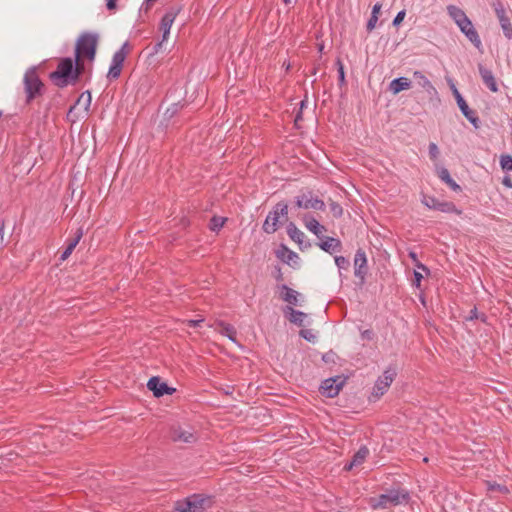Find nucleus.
I'll return each mask as SVG.
<instances>
[{
    "label": "nucleus",
    "instance_id": "11",
    "mask_svg": "<svg viewBox=\"0 0 512 512\" xmlns=\"http://www.w3.org/2000/svg\"><path fill=\"white\" fill-rule=\"evenodd\" d=\"M423 204L430 209L438 210L445 213H457L460 214V211L457 210L456 206L452 202H441L434 197H425L423 200Z\"/></svg>",
    "mask_w": 512,
    "mask_h": 512
},
{
    "label": "nucleus",
    "instance_id": "31",
    "mask_svg": "<svg viewBox=\"0 0 512 512\" xmlns=\"http://www.w3.org/2000/svg\"><path fill=\"white\" fill-rule=\"evenodd\" d=\"M80 238H81V234H78L74 239L71 240V242L68 244V246L66 247V249L62 253L61 260H66L71 255V253L73 252L74 248L79 243Z\"/></svg>",
    "mask_w": 512,
    "mask_h": 512
},
{
    "label": "nucleus",
    "instance_id": "25",
    "mask_svg": "<svg viewBox=\"0 0 512 512\" xmlns=\"http://www.w3.org/2000/svg\"><path fill=\"white\" fill-rule=\"evenodd\" d=\"M439 178L444 181L453 191H460V186L451 178L449 171L446 168L438 170Z\"/></svg>",
    "mask_w": 512,
    "mask_h": 512
},
{
    "label": "nucleus",
    "instance_id": "47",
    "mask_svg": "<svg viewBox=\"0 0 512 512\" xmlns=\"http://www.w3.org/2000/svg\"><path fill=\"white\" fill-rule=\"evenodd\" d=\"M178 106L179 104H173L171 108H167L165 115L172 117L177 112Z\"/></svg>",
    "mask_w": 512,
    "mask_h": 512
},
{
    "label": "nucleus",
    "instance_id": "43",
    "mask_svg": "<svg viewBox=\"0 0 512 512\" xmlns=\"http://www.w3.org/2000/svg\"><path fill=\"white\" fill-rule=\"evenodd\" d=\"M423 279V275L421 274V272L419 271H414V280H413V284L416 286V287H420V284H421V280Z\"/></svg>",
    "mask_w": 512,
    "mask_h": 512
},
{
    "label": "nucleus",
    "instance_id": "26",
    "mask_svg": "<svg viewBox=\"0 0 512 512\" xmlns=\"http://www.w3.org/2000/svg\"><path fill=\"white\" fill-rule=\"evenodd\" d=\"M324 207L325 203L321 199L313 197L311 193L306 194V204L304 205V209L323 210Z\"/></svg>",
    "mask_w": 512,
    "mask_h": 512
},
{
    "label": "nucleus",
    "instance_id": "33",
    "mask_svg": "<svg viewBox=\"0 0 512 512\" xmlns=\"http://www.w3.org/2000/svg\"><path fill=\"white\" fill-rule=\"evenodd\" d=\"M225 221H226V218L214 216L210 220L209 228L212 231H218L221 227H223Z\"/></svg>",
    "mask_w": 512,
    "mask_h": 512
},
{
    "label": "nucleus",
    "instance_id": "54",
    "mask_svg": "<svg viewBox=\"0 0 512 512\" xmlns=\"http://www.w3.org/2000/svg\"><path fill=\"white\" fill-rule=\"evenodd\" d=\"M477 318H478V315H477L476 309L471 310L469 319H477Z\"/></svg>",
    "mask_w": 512,
    "mask_h": 512
},
{
    "label": "nucleus",
    "instance_id": "13",
    "mask_svg": "<svg viewBox=\"0 0 512 512\" xmlns=\"http://www.w3.org/2000/svg\"><path fill=\"white\" fill-rule=\"evenodd\" d=\"M343 383L344 381L340 377L326 379L321 385L322 394L330 398L335 397Z\"/></svg>",
    "mask_w": 512,
    "mask_h": 512
},
{
    "label": "nucleus",
    "instance_id": "2",
    "mask_svg": "<svg viewBox=\"0 0 512 512\" xmlns=\"http://www.w3.org/2000/svg\"><path fill=\"white\" fill-rule=\"evenodd\" d=\"M99 42V35L92 32L82 33L75 45V59L77 61H83L87 59L92 62L96 56V50Z\"/></svg>",
    "mask_w": 512,
    "mask_h": 512
},
{
    "label": "nucleus",
    "instance_id": "1",
    "mask_svg": "<svg viewBox=\"0 0 512 512\" xmlns=\"http://www.w3.org/2000/svg\"><path fill=\"white\" fill-rule=\"evenodd\" d=\"M84 70L83 61L75 59L74 63L71 58H64L58 63L57 69L51 73V79L56 86L63 88L69 84H75Z\"/></svg>",
    "mask_w": 512,
    "mask_h": 512
},
{
    "label": "nucleus",
    "instance_id": "59",
    "mask_svg": "<svg viewBox=\"0 0 512 512\" xmlns=\"http://www.w3.org/2000/svg\"><path fill=\"white\" fill-rule=\"evenodd\" d=\"M297 255L294 252H290L289 259H292V257H296Z\"/></svg>",
    "mask_w": 512,
    "mask_h": 512
},
{
    "label": "nucleus",
    "instance_id": "61",
    "mask_svg": "<svg viewBox=\"0 0 512 512\" xmlns=\"http://www.w3.org/2000/svg\"><path fill=\"white\" fill-rule=\"evenodd\" d=\"M3 116V112L0 110V118Z\"/></svg>",
    "mask_w": 512,
    "mask_h": 512
},
{
    "label": "nucleus",
    "instance_id": "14",
    "mask_svg": "<svg viewBox=\"0 0 512 512\" xmlns=\"http://www.w3.org/2000/svg\"><path fill=\"white\" fill-rule=\"evenodd\" d=\"M91 105V94L89 91L83 92L77 99L76 103L69 109L68 116H72L76 110L87 114Z\"/></svg>",
    "mask_w": 512,
    "mask_h": 512
},
{
    "label": "nucleus",
    "instance_id": "51",
    "mask_svg": "<svg viewBox=\"0 0 512 512\" xmlns=\"http://www.w3.org/2000/svg\"><path fill=\"white\" fill-rule=\"evenodd\" d=\"M204 321L203 318L201 319H197V320H188L187 323L190 327H196V326H199L200 323H202Z\"/></svg>",
    "mask_w": 512,
    "mask_h": 512
},
{
    "label": "nucleus",
    "instance_id": "53",
    "mask_svg": "<svg viewBox=\"0 0 512 512\" xmlns=\"http://www.w3.org/2000/svg\"><path fill=\"white\" fill-rule=\"evenodd\" d=\"M3 228H4L3 222H0V247L3 245V241H4Z\"/></svg>",
    "mask_w": 512,
    "mask_h": 512
},
{
    "label": "nucleus",
    "instance_id": "56",
    "mask_svg": "<svg viewBox=\"0 0 512 512\" xmlns=\"http://www.w3.org/2000/svg\"><path fill=\"white\" fill-rule=\"evenodd\" d=\"M305 105H306V101H305V100H302V101H301V107H300V109L302 110L303 108H305Z\"/></svg>",
    "mask_w": 512,
    "mask_h": 512
},
{
    "label": "nucleus",
    "instance_id": "34",
    "mask_svg": "<svg viewBox=\"0 0 512 512\" xmlns=\"http://www.w3.org/2000/svg\"><path fill=\"white\" fill-rule=\"evenodd\" d=\"M500 165L503 170L511 171L512 170V156L502 155L500 158Z\"/></svg>",
    "mask_w": 512,
    "mask_h": 512
},
{
    "label": "nucleus",
    "instance_id": "4",
    "mask_svg": "<svg viewBox=\"0 0 512 512\" xmlns=\"http://www.w3.org/2000/svg\"><path fill=\"white\" fill-rule=\"evenodd\" d=\"M212 505L211 498L203 494H193L175 503L179 512H204Z\"/></svg>",
    "mask_w": 512,
    "mask_h": 512
},
{
    "label": "nucleus",
    "instance_id": "9",
    "mask_svg": "<svg viewBox=\"0 0 512 512\" xmlns=\"http://www.w3.org/2000/svg\"><path fill=\"white\" fill-rule=\"evenodd\" d=\"M395 373L386 370L383 375L376 381L375 386L373 388L372 396L375 398H380L390 387L391 383L394 380Z\"/></svg>",
    "mask_w": 512,
    "mask_h": 512
},
{
    "label": "nucleus",
    "instance_id": "17",
    "mask_svg": "<svg viewBox=\"0 0 512 512\" xmlns=\"http://www.w3.org/2000/svg\"><path fill=\"white\" fill-rule=\"evenodd\" d=\"M478 69H479L480 76H481L483 82L485 83V85L492 92H497L498 86H497V82H496V79H495L492 71L487 69L486 67H484L482 64L478 65Z\"/></svg>",
    "mask_w": 512,
    "mask_h": 512
},
{
    "label": "nucleus",
    "instance_id": "38",
    "mask_svg": "<svg viewBox=\"0 0 512 512\" xmlns=\"http://www.w3.org/2000/svg\"><path fill=\"white\" fill-rule=\"evenodd\" d=\"M440 152L438 146L435 143L429 144V156L432 160H436L439 156Z\"/></svg>",
    "mask_w": 512,
    "mask_h": 512
},
{
    "label": "nucleus",
    "instance_id": "24",
    "mask_svg": "<svg viewBox=\"0 0 512 512\" xmlns=\"http://www.w3.org/2000/svg\"><path fill=\"white\" fill-rule=\"evenodd\" d=\"M131 49H132V47H131L130 43L126 41L122 45V47L114 53V55L112 57V61L123 65L126 57L131 52Z\"/></svg>",
    "mask_w": 512,
    "mask_h": 512
},
{
    "label": "nucleus",
    "instance_id": "5",
    "mask_svg": "<svg viewBox=\"0 0 512 512\" xmlns=\"http://www.w3.org/2000/svg\"><path fill=\"white\" fill-rule=\"evenodd\" d=\"M410 499L408 491L404 489H392L378 498L372 499L374 509H386L392 505L407 503Z\"/></svg>",
    "mask_w": 512,
    "mask_h": 512
},
{
    "label": "nucleus",
    "instance_id": "12",
    "mask_svg": "<svg viewBox=\"0 0 512 512\" xmlns=\"http://www.w3.org/2000/svg\"><path fill=\"white\" fill-rule=\"evenodd\" d=\"M368 267H367V258L366 254L362 249L357 250L354 257V274L357 278H359L362 282L367 275Z\"/></svg>",
    "mask_w": 512,
    "mask_h": 512
},
{
    "label": "nucleus",
    "instance_id": "44",
    "mask_svg": "<svg viewBox=\"0 0 512 512\" xmlns=\"http://www.w3.org/2000/svg\"><path fill=\"white\" fill-rule=\"evenodd\" d=\"M361 337H362V339L372 340L373 337H374V333H373L372 330L366 329V330L361 332Z\"/></svg>",
    "mask_w": 512,
    "mask_h": 512
},
{
    "label": "nucleus",
    "instance_id": "16",
    "mask_svg": "<svg viewBox=\"0 0 512 512\" xmlns=\"http://www.w3.org/2000/svg\"><path fill=\"white\" fill-rule=\"evenodd\" d=\"M172 439L175 442L193 443L197 440V437L190 429L178 427L173 429Z\"/></svg>",
    "mask_w": 512,
    "mask_h": 512
},
{
    "label": "nucleus",
    "instance_id": "20",
    "mask_svg": "<svg viewBox=\"0 0 512 512\" xmlns=\"http://www.w3.org/2000/svg\"><path fill=\"white\" fill-rule=\"evenodd\" d=\"M369 454V450L366 447H361L353 456L352 461L345 466L346 470H351L355 466L362 464Z\"/></svg>",
    "mask_w": 512,
    "mask_h": 512
},
{
    "label": "nucleus",
    "instance_id": "23",
    "mask_svg": "<svg viewBox=\"0 0 512 512\" xmlns=\"http://www.w3.org/2000/svg\"><path fill=\"white\" fill-rule=\"evenodd\" d=\"M413 78L417 82V84L428 93H431V91H435V88L433 87L430 80L421 71H415L413 73Z\"/></svg>",
    "mask_w": 512,
    "mask_h": 512
},
{
    "label": "nucleus",
    "instance_id": "32",
    "mask_svg": "<svg viewBox=\"0 0 512 512\" xmlns=\"http://www.w3.org/2000/svg\"><path fill=\"white\" fill-rule=\"evenodd\" d=\"M221 334L227 336L230 340L236 341V330L233 326L228 324H221Z\"/></svg>",
    "mask_w": 512,
    "mask_h": 512
},
{
    "label": "nucleus",
    "instance_id": "57",
    "mask_svg": "<svg viewBox=\"0 0 512 512\" xmlns=\"http://www.w3.org/2000/svg\"><path fill=\"white\" fill-rule=\"evenodd\" d=\"M301 118V113H298V115L295 118V122L297 123Z\"/></svg>",
    "mask_w": 512,
    "mask_h": 512
},
{
    "label": "nucleus",
    "instance_id": "19",
    "mask_svg": "<svg viewBox=\"0 0 512 512\" xmlns=\"http://www.w3.org/2000/svg\"><path fill=\"white\" fill-rule=\"evenodd\" d=\"M411 87V80L406 77H399L392 80L389 84V90L394 95L400 93L403 90H407Z\"/></svg>",
    "mask_w": 512,
    "mask_h": 512
},
{
    "label": "nucleus",
    "instance_id": "48",
    "mask_svg": "<svg viewBox=\"0 0 512 512\" xmlns=\"http://www.w3.org/2000/svg\"><path fill=\"white\" fill-rule=\"evenodd\" d=\"M488 486H489L490 490H496L497 489V490H499L501 492H506L507 491L506 487L501 486L499 484H490V483H488Z\"/></svg>",
    "mask_w": 512,
    "mask_h": 512
},
{
    "label": "nucleus",
    "instance_id": "30",
    "mask_svg": "<svg viewBox=\"0 0 512 512\" xmlns=\"http://www.w3.org/2000/svg\"><path fill=\"white\" fill-rule=\"evenodd\" d=\"M123 65L120 63L111 62L107 77L109 79H117L119 78Z\"/></svg>",
    "mask_w": 512,
    "mask_h": 512
},
{
    "label": "nucleus",
    "instance_id": "50",
    "mask_svg": "<svg viewBox=\"0 0 512 512\" xmlns=\"http://www.w3.org/2000/svg\"><path fill=\"white\" fill-rule=\"evenodd\" d=\"M381 8H382V5L381 3H376L374 6H373V9H372V13L371 15H376L378 16L380 11H381Z\"/></svg>",
    "mask_w": 512,
    "mask_h": 512
},
{
    "label": "nucleus",
    "instance_id": "41",
    "mask_svg": "<svg viewBox=\"0 0 512 512\" xmlns=\"http://www.w3.org/2000/svg\"><path fill=\"white\" fill-rule=\"evenodd\" d=\"M377 21H378V16L371 15L370 19L367 22V30L369 32H371L376 27Z\"/></svg>",
    "mask_w": 512,
    "mask_h": 512
},
{
    "label": "nucleus",
    "instance_id": "45",
    "mask_svg": "<svg viewBox=\"0 0 512 512\" xmlns=\"http://www.w3.org/2000/svg\"><path fill=\"white\" fill-rule=\"evenodd\" d=\"M43 87V83L36 77H34V96L37 93H40L41 88Z\"/></svg>",
    "mask_w": 512,
    "mask_h": 512
},
{
    "label": "nucleus",
    "instance_id": "8",
    "mask_svg": "<svg viewBox=\"0 0 512 512\" xmlns=\"http://www.w3.org/2000/svg\"><path fill=\"white\" fill-rule=\"evenodd\" d=\"M453 94L457 101V105L461 112L463 113V115L475 128H479L480 121L478 116L476 115V112L469 108L468 104L455 87L453 88Z\"/></svg>",
    "mask_w": 512,
    "mask_h": 512
},
{
    "label": "nucleus",
    "instance_id": "35",
    "mask_svg": "<svg viewBox=\"0 0 512 512\" xmlns=\"http://www.w3.org/2000/svg\"><path fill=\"white\" fill-rule=\"evenodd\" d=\"M329 207H330V211H331L332 215H333L335 218H339V217H341V216H342V214H343V209H342V207H341L338 203H336V202H334V201H331V202L329 203Z\"/></svg>",
    "mask_w": 512,
    "mask_h": 512
},
{
    "label": "nucleus",
    "instance_id": "27",
    "mask_svg": "<svg viewBox=\"0 0 512 512\" xmlns=\"http://www.w3.org/2000/svg\"><path fill=\"white\" fill-rule=\"evenodd\" d=\"M287 233L293 241L299 244H301L304 241L305 234L301 230H299L296 227V225L292 222L289 223L287 226Z\"/></svg>",
    "mask_w": 512,
    "mask_h": 512
},
{
    "label": "nucleus",
    "instance_id": "37",
    "mask_svg": "<svg viewBox=\"0 0 512 512\" xmlns=\"http://www.w3.org/2000/svg\"><path fill=\"white\" fill-rule=\"evenodd\" d=\"M335 264L339 269H348L349 268V261L343 256H336L335 257Z\"/></svg>",
    "mask_w": 512,
    "mask_h": 512
},
{
    "label": "nucleus",
    "instance_id": "42",
    "mask_svg": "<svg viewBox=\"0 0 512 512\" xmlns=\"http://www.w3.org/2000/svg\"><path fill=\"white\" fill-rule=\"evenodd\" d=\"M405 15H406L405 10L398 12V14L396 15V17L393 20V25H395V26L399 25L404 20Z\"/></svg>",
    "mask_w": 512,
    "mask_h": 512
},
{
    "label": "nucleus",
    "instance_id": "36",
    "mask_svg": "<svg viewBox=\"0 0 512 512\" xmlns=\"http://www.w3.org/2000/svg\"><path fill=\"white\" fill-rule=\"evenodd\" d=\"M493 7H494V10H495V13H496V16L498 19L507 16L504 5L500 1L495 2L493 4Z\"/></svg>",
    "mask_w": 512,
    "mask_h": 512
},
{
    "label": "nucleus",
    "instance_id": "49",
    "mask_svg": "<svg viewBox=\"0 0 512 512\" xmlns=\"http://www.w3.org/2000/svg\"><path fill=\"white\" fill-rule=\"evenodd\" d=\"M116 1L117 0H106L107 9L112 11L116 9Z\"/></svg>",
    "mask_w": 512,
    "mask_h": 512
},
{
    "label": "nucleus",
    "instance_id": "58",
    "mask_svg": "<svg viewBox=\"0 0 512 512\" xmlns=\"http://www.w3.org/2000/svg\"><path fill=\"white\" fill-rule=\"evenodd\" d=\"M418 268L422 269L423 271H427V268L422 264L418 265Z\"/></svg>",
    "mask_w": 512,
    "mask_h": 512
},
{
    "label": "nucleus",
    "instance_id": "60",
    "mask_svg": "<svg viewBox=\"0 0 512 512\" xmlns=\"http://www.w3.org/2000/svg\"><path fill=\"white\" fill-rule=\"evenodd\" d=\"M411 258H415V254L414 253H411Z\"/></svg>",
    "mask_w": 512,
    "mask_h": 512
},
{
    "label": "nucleus",
    "instance_id": "40",
    "mask_svg": "<svg viewBox=\"0 0 512 512\" xmlns=\"http://www.w3.org/2000/svg\"><path fill=\"white\" fill-rule=\"evenodd\" d=\"M336 64L338 66L339 81L341 84H343L345 82L344 66L340 59L337 60Z\"/></svg>",
    "mask_w": 512,
    "mask_h": 512
},
{
    "label": "nucleus",
    "instance_id": "3",
    "mask_svg": "<svg viewBox=\"0 0 512 512\" xmlns=\"http://www.w3.org/2000/svg\"><path fill=\"white\" fill-rule=\"evenodd\" d=\"M447 11L449 16L455 21V23L458 25L462 33L466 35V37L474 44L476 48H480L481 46V40L480 37L475 30L472 22L470 19L466 16L465 12L454 5H449L447 7Z\"/></svg>",
    "mask_w": 512,
    "mask_h": 512
},
{
    "label": "nucleus",
    "instance_id": "46",
    "mask_svg": "<svg viewBox=\"0 0 512 512\" xmlns=\"http://www.w3.org/2000/svg\"><path fill=\"white\" fill-rule=\"evenodd\" d=\"M306 204V194H303L301 196L297 197L296 205L299 208H304V205Z\"/></svg>",
    "mask_w": 512,
    "mask_h": 512
},
{
    "label": "nucleus",
    "instance_id": "7",
    "mask_svg": "<svg viewBox=\"0 0 512 512\" xmlns=\"http://www.w3.org/2000/svg\"><path fill=\"white\" fill-rule=\"evenodd\" d=\"M177 12L170 10L165 13L161 20L160 30L162 31V40L154 46V52L158 53L161 51L163 43L168 39L171 26L176 18Z\"/></svg>",
    "mask_w": 512,
    "mask_h": 512
},
{
    "label": "nucleus",
    "instance_id": "18",
    "mask_svg": "<svg viewBox=\"0 0 512 512\" xmlns=\"http://www.w3.org/2000/svg\"><path fill=\"white\" fill-rule=\"evenodd\" d=\"M321 242L319 243V247L328 253H334V252H340L342 248L341 241L333 238V237H325L323 236L322 239H320Z\"/></svg>",
    "mask_w": 512,
    "mask_h": 512
},
{
    "label": "nucleus",
    "instance_id": "29",
    "mask_svg": "<svg viewBox=\"0 0 512 512\" xmlns=\"http://www.w3.org/2000/svg\"><path fill=\"white\" fill-rule=\"evenodd\" d=\"M503 30V33L507 39H512V24L510 19L505 16L503 18L498 19Z\"/></svg>",
    "mask_w": 512,
    "mask_h": 512
},
{
    "label": "nucleus",
    "instance_id": "21",
    "mask_svg": "<svg viewBox=\"0 0 512 512\" xmlns=\"http://www.w3.org/2000/svg\"><path fill=\"white\" fill-rule=\"evenodd\" d=\"M285 314H289V321L298 326H303L304 320L307 316L305 313L295 310L290 306L286 307Z\"/></svg>",
    "mask_w": 512,
    "mask_h": 512
},
{
    "label": "nucleus",
    "instance_id": "6",
    "mask_svg": "<svg viewBox=\"0 0 512 512\" xmlns=\"http://www.w3.org/2000/svg\"><path fill=\"white\" fill-rule=\"evenodd\" d=\"M287 214H288L287 204H284L281 202L277 203L275 205L273 211H271L268 214V216L266 217V220L263 224V230L269 234L274 233L279 227L280 218L281 217L287 218Z\"/></svg>",
    "mask_w": 512,
    "mask_h": 512
},
{
    "label": "nucleus",
    "instance_id": "39",
    "mask_svg": "<svg viewBox=\"0 0 512 512\" xmlns=\"http://www.w3.org/2000/svg\"><path fill=\"white\" fill-rule=\"evenodd\" d=\"M300 336L309 342H314L316 339V336L312 333V331L307 329L301 330Z\"/></svg>",
    "mask_w": 512,
    "mask_h": 512
},
{
    "label": "nucleus",
    "instance_id": "15",
    "mask_svg": "<svg viewBox=\"0 0 512 512\" xmlns=\"http://www.w3.org/2000/svg\"><path fill=\"white\" fill-rule=\"evenodd\" d=\"M305 227L315 234L318 239H322L324 236V233L327 231L326 227L321 225L315 218L305 215L303 218Z\"/></svg>",
    "mask_w": 512,
    "mask_h": 512
},
{
    "label": "nucleus",
    "instance_id": "55",
    "mask_svg": "<svg viewBox=\"0 0 512 512\" xmlns=\"http://www.w3.org/2000/svg\"><path fill=\"white\" fill-rule=\"evenodd\" d=\"M297 0H283V2L286 4V5H290V4H293L295 3Z\"/></svg>",
    "mask_w": 512,
    "mask_h": 512
},
{
    "label": "nucleus",
    "instance_id": "22",
    "mask_svg": "<svg viewBox=\"0 0 512 512\" xmlns=\"http://www.w3.org/2000/svg\"><path fill=\"white\" fill-rule=\"evenodd\" d=\"M281 289V298L291 305H297L299 293L289 288L287 285H282Z\"/></svg>",
    "mask_w": 512,
    "mask_h": 512
},
{
    "label": "nucleus",
    "instance_id": "28",
    "mask_svg": "<svg viewBox=\"0 0 512 512\" xmlns=\"http://www.w3.org/2000/svg\"><path fill=\"white\" fill-rule=\"evenodd\" d=\"M25 92L27 95V102L32 100V67L28 68L24 75Z\"/></svg>",
    "mask_w": 512,
    "mask_h": 512
},
{
    "label": "nucleus",
    "instance_id": "10",
    "mask_svg": "<svg viewBox=\"0 0 512 512\" xmlns=\"http://www.w3.org/2000/svg\"><path fill=\"white\" fill-rule=\"evenodd\" d=\"M147 388L151 390L155 397H162L165 394L172 395L176 389L161 382L159 377H152L148 380Z\"/></svg>",
    "mask_w": 512,
    "mask_h": 512
},
{
    "label": "nucleus",
    "instance_id": "52",
    "mask_svg": "<svg viewBox=\"0 0 512 512\" xmlns=\"http://www.w3.org/2000/svg\"><path fill=\"white\" fill-rule=\"evenodd\" d=\"M503 185H505L508 188H512V181L509 177H504L502 181Z\"/></svg>",
    "mask_w": 512,
    "mask_h": 512
}]
</instances>
